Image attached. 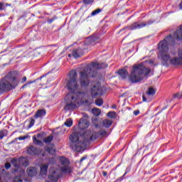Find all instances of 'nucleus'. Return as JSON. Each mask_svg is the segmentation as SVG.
I'll use <instances>...</instances> for the list:
<instances>
[{"instance_id":"1","label":"nucleus","mask_w":182,"mask_h":182,"mask_svg":"<svg viewBox=\"0 0 182 182\" xmlns=\"http://www.w3.org/2000/svg\"><path fill=\"white\" fill-rule=\"evenodd\" d=\"M175 39L176 41L182 40V25L174 32L173 37L171 34L165 37L163 41H161L158 44L159 49V58H161V61L164 65H166L167 62H171V65H182V50L179 49L178 51V56L171 58L173 53L168 52V45L174 46L176 45Z\"/></svg>"},{"instance_id":"2","label":"nucleus","mask_w":182,"mask_h":182,"mask_svg":"<svg viewBox=\"0 0 182 182\" xmlns=\"http://www.w3.org/2000/svg\"><path fill=\"white\" fill-rule=\"evenodd\" d=\"M69 80L67 82V87L71 93L66 95L68 102L65 105V110H73L76 109L79 102L88 103L90 99L89 92H83L80 90V86L77 84V73L76 70H71L69 75Z\"/></svg>"},{"instance_id":"3","label":"nucleus","mask_w":182,"mask_h":182,"mask_svg":"<svg viewBox=\"0 0 182 182\" xmlns=\"http://www.w3.org/2000/svg\"><path fill=\"white\" fill-rule=\"evenodd\" d=\"M107 64L102 63L100 64L92 62L90 65H87L80 72V83L81 87H87L90 84L89 77H95L97 75V70L106 69Z\"/></svg>"},{"instance_id":"4","label":"nucleus","mask_w":182,"mask_h":182,"mask_svg":"<svg viewBox=\"0 0 182 182\" xmlns=\"http://www.w3.org/2000/svg\"><path fill=\"white\" fill-rule=\"evenodd\" d=\"M151 70L144 66V63L134 65L129 76V80L132 83H139L147 77Z\"/></svg>"},{"instance_id":"5","label":"nucleus","mask_w":182,"mask_h":182,"mask_svg":"<svg viewBox=\"0 0 182 182\" xmlns=\"http://www.w3.org/2000/svg\"><path fill=\"white\" fill-rule=\"evenodd\" d=\"M18 80L15 72L9 73L4 78L0 80V93L6 92L11 89H15L18 86Z\"/></svg>"},{"instance_id":"6","label":"nucleus","mask_w":182,"mask_h":182,"mask_svg":"<svg viewBox=\"0 0 182 182\" xmlns=\"http://www.w3.org/2000/svg\"><path fill=\"white\" fill-rule=\"evenodd\" d=\"M70 140L71 141V149L74 151H77L78 153H82V151H85L86 144H85V142L83 141H79V136H77V135H70Z\"/></svg>"},{"instance_id":"7","label":"nucleus","mask_w":182,"mask_h":182,"mask_svg":"<svg viewBox=\"0 0 182 182\" xmlns=\"http://www.w3.org/2000/svg\"><path fill=\"white\" fill-rule=\"evenodd\" d=\"M152 23H154V21L153 20L142 21L141 23L134 22L127 28H128V29H129L130 31H136V29H141V28H144L149 25H151Z\"/></svg>"},{"instance_id":"8","label":"nucleus","mask_w":182,"mask_h":182,"mask_svg":"<svg viewBox=\"0 0 182 182\" xmlns=\"http://www.w3.org/2000/svg\"><path fill=\"white\" fill-rule=\"evenodd\" d=\"M86 134L87 136L88 140H96V139L99 137H105L106 134H107V132H106V130L101 129L98 132H92V131H87Z\"/></svg>"},{"instance_id":"9","label":"nucleus","mask_w":182,"mask_h":182,"mask_svg":"<svg viewBox=\"0 0 182 182\" xmlns=\"http://www.w3.org/2000/svg\"><path fill=\"white\" fill-rule=\"evenodd\" d=\"M60 161L62 164V166L60 167V170L62 173H72V168L69 166V160H68V159L63 156H60Z\"/></svg>"},{"instance_id":"10","label":"nucleus","mask_w":182,"mask_h":182,"mask_svg":"<svg viewBox=\"0 0 182 182\" xmlns=\"http://www.w3.org/2000/svg\"><path fill=\"white\" fill-rule=\"evenodd\" d=\"M62 176V170L60 169H56L50 173V175L48 176L49 180L50 181L58 182V180H59V178Z\"/></svg>"},{"instance_id":"11","label":"nucleus","mask_w":182,"mask_h":182,"mask_svg":"<svg viewBox=\"0 0 182 182\" xmlns=\"http://www.w3.org/2000/svg\"><path fill=\"white\" fill-rule=\"evenodd\" d=\"M154 95H156V90L152 87H150L146 92V97L144 95L142 96L143 102H150L151 100L148 98L149 96H154Z\"/></svg>"},{"instance_id":"12","label":"nucleus","mask_w":182,"mask_h":182,"mask_svg":"<svg viewBox=\"0 0 182 182\" xmlns=\"http://www.w3.org/2000/svg\"><path fill=\"white\" fill-rule=\"evenodd\" d=\"M90 124V122H89V121H87V119L81 118L78 123V127L81 130H83L85 129H87L89 127Z\"/></svg>"},{"instance_id":"13","label":"nucleus","mask_w":182,"mask_h":182,"mask_svg":"<svg viewBox=\"0 0 182 182\" xmlns=\"http://www.w3.org/2000/svg\"><path fill=\"white\" fill-rule=\"evenodd\" d=\"M41 139H42V135L41 134H37V136L34 135L33 136L34 144H36L37 146H43V142L40 140Z\"/></svg>"},{"instance_id":"14","label":"nucleus","mask_w":182,"mask_h":182,"mask_svg":"<svg viewBox=\"0 0 182 182\" xmlns=\"http://www.w3.org/2000/svg\"><path fill=\"white\" fill-rule=\"evenodd\" d=\"M27 153L30 154V156H36V154H39V150L31 145L27 149Z\"/></svg>"},{"instance_id":"15","label":"nucleus","mask_w":182,"mask_h":182,"mask_svg":"<svg viewBox=\"0 0 182 182\" xmlns=\"http://www.w3.org/2000/svg\"><path fill=\"white\" fill-rule=\"evenodd\" d=\"M83 49L82 48H77L75 50H73L72 55L73 58H80V56H82L84 55Z\"/></svg>"},{"instance_id":"16","label":"nucleus","mask_w":182,"mask_h":182,"mask_svg":"<svg viewBox=\"0 0 182 182\" xmlns=\"http://www.w3.org/2000/svg\"><path fill=\"white\" fill-rule=\"evenodd\" d=\"M118 75H119L121 79H126L129 76V72L125 68H122L117 71Z\"/></svg>"},{"instance_id":"17","label":"nucleus","mask_w":182,"mask_h":182,"mask_svg":"<svg viewBox=\"0 0 182 182\" xmlns=\"http://www.w3.org/2000/svg\"><path fill=\"white\" fill-rule=\"evenodd\" d=\"M91 95H92V97H96V96H97V95H100V89L99 88V87L94 85L91 88Z\"/></svg>"},{"instance_id":"18","label":"nucleus","mask_w":182,"mask_h":182,"mask_svg":"<svg viewBox=\"0 0 182 182\" xmlns=\"http://www.w3.org/2000/svg\"><path fill=\"white\" fill-rule=\"evenodd\" d=\"M46 114V110L45 109H38L36 114L34 115L35 119H42Z\"/></svg>"},{"instance_id":"19","label":"nucleus","mask_w":182,"mask_h":182,"mask_svg":"<svg viewBox=\"0 0 182 182\" xmlns=\"http://www.w3.org/2000/svg\"><path fill=\"white\" fill-rule=\"evenodd\" d=\"M18 163L20 166H24V167H28L29 166V161L28 159L22 157L18 159Z\"/></svg>"},{"instance_id":"20","label":"nucleus","mask_w":182,"mask_h":182,"mask_svg":"<svg viewBox=\"0 0 182 182\" xmlns=\"http://www.w3.org/2000/svg\"><path fill=\"white\" fill-rule=\"evenodd\" d=\"M27 174L30 177H33V176H36V168L30 167L27 168Z\"/></svg>"},{"instance_id":"21","label":"nucleus","mask_w":182,"mask_h":182,"mask_svg":"<svg viewBox=\"0 0 182 182\" xmlns=\"http://www.w3.org/2000/svg\"><path fill=\"white\" fill-rule=\"evenodd\" d=\"M87 42H90V43L100 42V38L96 36H92L89 38H87V40L85 41V43H87Z\"/></svg>"},{"instance_id":"22","label":"nucleus","mask_w":182,"mask_h":182,"mask_svg":"<svg viewBox=\"0 0 182 182\" xmlns=\"http://www.w3.org/2000/svg\"><path fill=\"white\" fill-rule=\"evenodd\" d=\"M11 164L15 167L14 172L19 171V159H12Z\"/></svg>"},{"instance_id":"23","label":"nucleus","mask_w":182,"mask_h":182,"mask_svg":"<svg viewBox=\"0 0 182 182\" xmlns=\"http://www.w3.org/2000/svg\"><path fill=\"white\" fill-rule=\"evenodd\" d=\"M112 123H113V121H112V119H104L102 122V126H104V127H107L109 128L112 126Z\"/></svg>"},{"instance_id":"24","label":"nucleus","mask_w":182,"mask_h":182,"mask_svg":"<svg viewBox=\"0 0 182 182\" xmlns=\"http://www.w3.org/2000/svg\"><path fill=\"white\" fill-rule=\"evenodd\" d=\"M48 164H43L41 167V176H46V174L48 173Z\"/></svg>"},{"instance_id":"25","label":"nucleus","mask_w":182,"mask_h":182,"mask_svg":"<svg viewBox=\"0 0 182 182\" xmlns=\"http://www.w3.org/2000/svg\"><path fill=\"white\" fill-rule=\"evenodd\" d=\"M46 151L50 153V154H55V144H51V146L46 147Z\"/></svg>"},{"instance_id":"26","label":"nucleus","mask_w":182,"mask_h":182,"mask_svg":"<svg viewBox=\"0 0 182 182\" xmlns=\"http://www.w3.org/2000/svg\"><path fill=\"white\" fill-rule=\"evenodd\" d=\"M92 113L94 114L95 116H100L102 111L99 108H93Z\"/></svg>"},{"instance_id":"27","label":"nucleus","mask_w":182,"mask_h":182,"mask_svg":"<svg viewBox=\"0 0 182 182\" xmlns=\"http://www.w3.org/2000/svg\"><path fill=\"white\" fill-rule=\"evenodd\" d=\"M52 140H53V136L50 135L46 138L43 139V141L48 144V143H50V141H52Z\"/></svg>"},{"instance_id":"28","label":"nucleus","mask_w":182,"mask_h":182,"mask_svg":"<svg viewBox=\"0 0 182 182\" xmlns=\"http://www.w3.org/2000/svg\"><path fill=\"white\" fill-rule=\"evenodd\" d=\"M65 126H66L67 127H70L73 124V121L70 119H68L65 121V122L64 123Z\"/></svg>"},{"instance_id":"29","label":"nucleus","mask_w":182,"mask_h":182,"mask_svg":"<svg viewBox=\"0 0 182 182\" xmlns=\"http://www.w3.org/2000/svg\"><path fill=\"white\" fill-rule=\"evenodd\" d=\"M107 117H110L111 119H114L116 117L115 112H109L107 114Z\"/></svg>"},{"instance_id":"30","label":"nucleus","mask_w":182,"mask_h":182,"mask_svg":"<svg viewBox=\"0 0 182 182\" xmlns=\"http://www.w3.org/2000/svg\"><path fill=\"white\" fill-rule=\"evenodd\" d=\"M95 105L100 107L102 106L103 105V100L100 98L97 99L95 100Z\"/></svg>"},{"instance_id":"31","label":"nucleus","mask_w":182,"mask_h":182,"mask_svg":"<svg viewBox=\"0 0 182 182\" xmlns=\"http://www.w3.org/2000/svg\"><path fill=\"white\" fill-rule=\"evenodd\" d=\"M6 136V130H1L0 131V140H2L4 137Z\"/></svg>"},{"instance_id":"32","label":"nucleus","mask_w":182,"mask_h":182,"mask_svg":"<svg viewBox=\"0 0 182 182\" xmlns=\"http://www.w3.org/2000/svg\"><path fill=\"white\" fill-rule=\"evenodd\" d=\"M100 12H102V10L100 9H97L93 11L91 13V16H95V15H97V14H100Z\"/></svg>"},{"instance_id":"33","label":"nucleus","mask_w":182,"mask_h":182,"mask_svg":"<svg viewBox=\"0 0 182 182\" xmlns=\"http://www.w3.org/2000/svg\"><path fill=\"white\" fill-rule=\"evenodd\" d=\"M174 99H181L182 97V93L177 92L173 95Z\"/></svg>"},{"instance_id":"34","label":"nucleus","mask_w":182,"mask_h":182,"mask_svg":"<svg viewBox=\"0 0 182 182\" xmlns=\"http://www.w3.org/2000/svg\"><path fill=\"white\" fill-rule=\"evenodd\" d=\"M6 8L5 7V3L1 2L0 3V11H5Z\"/></svg>"},{"instance_id":"35","label":"nucleus","mask_w":182,"mask_h":182,"mask_svg":"<svg viewBox=\"0 0 182 182\" xmlns=\"http://www.w3.org/2000/svg\"><path fill=\"white\" fill-rule=\"evenodd\" d=\"M83 2L85 5H90V4H93V0H83Z\"/></svg>"},{"instance_id":"36","label":"nucleus","mask_w":182,"mask_h":182,"mask_svg":"<svg viewBox=\"0 0 182 182\" xmlns=\"http://www.w3.org/2000/svg\"><path fill=\"white\" fill-rule=\"evenodd\" d=\"M13 182H22V178H21L19 176H16L14 178Z\"/></svg>"},{"instance_id":"37","label":"nucleus","mask_w":182,"mask_h":182,"mask_svg":"<svg viewBox=\"0 0 182 182\" xmlns=\"http://www.w3.org/2000/svg\"><path fill=\"white\" fill-rule=\"evenodd\" d=\"M35 124V119L33 118H31L30 124L28 126L29 128L32 127Z\"/></svg>"},{"instance_id":"38","label":"nucleus","mask_w":182,"mask_h":182,"mask_svg":"<svg viewBox=\"0 0 182 182\" xmlns=\"http://www.w3.org/2000/svg\"><path fill=\"white\" fill-rule=\"evenodd\" d=\"M11 167V164L9 163H6L5 164V168H6V170H9V168Z\"/></svg>"},{"instance_id":"39","label":"nucleus","mask_w":182,"mask_h":182,"mask_svg":"<svg viewBox=\"0 0 182 182\" xmlns=\"http://www.w3.org/2000/svg\"><path fill=\"white\" fill-rule=\"evenodd\" d=\"M33 82H35V81H30V82H27L26 84H25L24 85H23V87H26V86H28V85H31V84L33 83Z\"/></svg>"},{"instance_id":"40","label":"nucleus","mask_w":182,"mask_h":182,"mask_svg":"<svg viewBox=\"0 0 182 182\" xmlns=\"http://www.w3.org/2000/svg\"><path fill=\"white\" fill-rule=\"evenodd\" d=\"M25 139H28V136H19L18 138V140H25Z\"/></svg>"},{"instance_id":"41","label":"nucleus","mask_w":182,"mask_h":182,"mask_svg":"<svg viewBox=\"0 0 182 182\" xmlns=\"http://www.w3.org/2000/svg\"><path fill=\"white\" fill-rule=\"evenodd\" d=\"M147 63H149V65H154V60H148L146 61Z\"/></svg>"},{"instance_id":"42","label":"nucleus","mask_w":182,"mask_h":182,"mask_svg":"<svg viewBox=\"0 0 182 182\" xmlns=\"http://www.w3.org/2000/svg\"><path fill=\"white\" fill-rule=\"evenodd\" d=\"M55 21V18H50L48 20V23H52Z\"/></svg>"},{"instance_id":"43","label":"nucleus","mask_w":182,"mask_h":182,"mask_svg":"<svg viewBox=\"0 0 182 182\" xmlns=\"http://www.w3.org/2000/svg\"><path fill=\"white\" fill-rule=\"evenodd\" d=\"M139 113H140V111H139V110H135V111H134V114L135 116H137Z\"/></svg>"},{"instance_id":"44","label":"nucleus","mask_w":182,"mask_h":182,"mask_svg":"<svg viewBox=\"0 0 182 182\" xmlns=\"http://www.w3.org/2000/svg\"><path fill=\"white\" fill-rule=\"evenodd\" d=\"M86 159H87V156H83L82 158H81L80 159V163H82L84 160H86Z\"/></svg>"},{"instance_id":"45","label":"nucleus","mask_w":182,"mask_h":182,"mask_svg":"<svg viewBox=\"0 0 182 182\" xmlns=\"http://www.w3.org/2000/svg\"><path fill=\"white\" fill-rule=\"evenodd\" d=\"M25 82H26V77H23L22 83H25Z\"/></svg>"},{"instance_id":"46","label":"nucleus","mask_w":182,"mask_h":182,"mask_svg":"<svg viewBox=\"0 0 182 182\" xmlns=\"http://www.w3.org/2000/svg\"><path fill=\"white\" fill-rule=\"evenodd\" d=\"M102 176H104V177H106V176H107V172L106 171H102Z\"/></svg>"},{"instance_id":"47","label":"nucleus","mask_w":182,"mask_h":182,"mask_svg":"<svg viewBox=\"0 0 182 182\" xmlns=\"http://www.w3.org/2000/svg\"><path fill=\"white\" fill-rule=\"evenodd\" d=\"M117 106L116 105H112V109H117Z\"/></svg>"},{"instance_id":"48","label":"nucleus","mask_w":182,"mask_h":182,"mask_svg":"<svg viewBox=\"0 0 182 182\" xmlns=\"http://www.w3.org/2000/svg\"><path fill=\"white\" fill-rule=\"evenodd\" d=\"M179 9H182V1H181L179 4Z\"/></svg>"},{"instance_id":"49","label":"nucleus","mask_w":182,"mask_h":182,"mask_svg":"<svg viewBox=\"0 0 182 182\" xmlns=\"http://www.w3.org/2000/svg\"><path fill=\"white\" fill-rule=\"evenodd\" d=\"M4 6L6 8V6H11V4H4Z\"/></svg>"},{"instance_id":"50","label":"nucleus","mask_w":182,"mask_h":182,"mask_svg":"<svg viewBox=\"0 0 182 182\" xmlns=\"http://www.w3.org/2000/svg\"><path fill=\"white\" fill-rule=\"evenodd\" d=\"M68 58H72V54H68Z\"/></svg>"},{"instance_id":"51","label":"nucleus","mask_w":182,"mask_h":182,"mask_svg":"<svg viewBox=\"0 0 182 182\" xmlns=\"http://www.w3.org/2000/svg\"><path fill=\"white\" fill-rule=\"evenodd\" d=\"M21 173H25V170L22 169V170H21Z\"/></svg>"},{"instance_id":"52","label":"nucleus","mask_w":182,"mask_h":182,"mask_svg":"<svg viewBox=\"0 0 182 182\" xmlns=\"http://www.w3.org/2000/svg\"><path fill=\"white\" fill-rule=\"evenodd\" d=\"M42 77H45V75H43L42 77H41L40 78H38V79H42Z\"/></svg>"},{"instance_id":"53","label":"nucleus","mask_w":182,"mask_h":182,"mask_svg":"<svg viewBox=\"0 0 182 182\" xmlns=\"http://www.w3.org/2000/svg\"><path fill=\"white\" fill-rule=\"evenodd\" d=\"M84 117H87V115L85 114V115H84Z\"/></svg>"},{"instance_id":"54","label":"nucleus","mask_w":182,"mask_h":182,"mask_svg":"<svg viewBox=\"0 0 182 182\" xmlns=\"http://www.w3.org/2000/svg\"><path fill=\"white\" fill-rule=\"evenodd\" d=\"M127 174V172H125L124 174V176H126Z\"/></svg>"}]
</instances>
